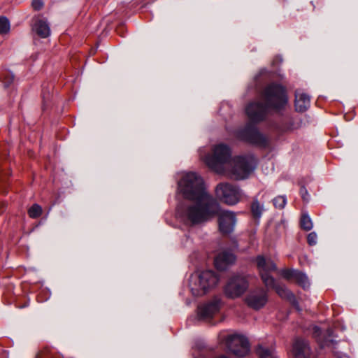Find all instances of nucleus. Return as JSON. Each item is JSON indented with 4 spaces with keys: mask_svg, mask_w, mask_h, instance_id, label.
Masks as SVG:
<instances>
[{
    "mask_svg": "<svg viewBox=\"0 0 358 358\" xmlns=\"http://www.w3.org/2000/svg\"><path fill=\"white\" fill-rule=\"evenodd\" d=\"M191 355L192 358H201V344L199 340H196L194 341L192 347Z\"/></svg>",
    "mask_w": 358,
    "mask_h": 358,
    "instance_id": "nucleus-26",
    "label": "nucleus"
},
{
    "mask_svg": "<svg viewBox=\"0 0 358 358\" xmlns=\"http://www.w3.org/2000/svg\"><path fill=\"white\" fill-rule=\"evenodd\" d=\"M13 79L14 76L12 73L9 72L6 73L3 80L5 87H8L12 83Z\"/></svg>",
    "mask_w": 358,
    "mask_h": 358,
    "instance_id": "nucleus-32",
    "label": "nucleus"
},
{
    "mask_svg": "<svg viewBox=\"0 0 358 358\" xmlns=\"http://www.w3.org/2000/svg\"><path fill=\"white\" fill-rule=\"evenodd\" d=\"M212 157H231V148L224 143H220L214 146Z\"/></svg>",
    "mask_w": 358,
    "mask_h": 358,
    "instance_id": "nucleus-19",
    "label": "nucleus"
},
{
    "mask_svg": "<svg viewBox=\"0 0 358 358\" xmlns=\"http://www.w3.org/2000/svg\"><path fill=\"white\" fill-rule=\"evenodd\" d=\"M294 280L296 282L298 285L301 286L303 289H306L310 286V282L306 275L299 271L295 276Z\"/></svg>",
    "mask_w": 358,
    "mask_h": 358,
    "instance_id": "nucleus-24",
    "label": "nucleus"
},
{
    "mask_svg": "<svg viewBox=\"0 0 358 358\" xmlns=\"http://www.w3.org/2000/svg\"><path fill=\"white\" fill-rule=\"evenodd\" d=\"M273 203L275 208L282 209L286 205L287 199L285 196H278L273 199Z\"/></svg>",
    "mask_w": 358,
    "mask_h": 358,
    "instance_id": "nucleus-29",
    "label": "nucleus"
},
{
    "mask_svg": "<svg viewBox=\"0 0 358 358\" xmlns=\"http://www.w3.org/2000/svg\"><path fill=\"white\" fill-rule=\"evenodd\" d=\"M236 261L235 255L229 250H223L215 258L214 263L217 269L220 271L226 270Z\"/></svg>",
    "mask_w": 358,
    "mask_h": 358,
    "instance_id": "nucleus-13",
    "label": "nucleus"
},
{
    "mask_svg": "<svg viewBox=\"0 0 358 358\" xmlns=\"http://www.w3.org/2000/svg\"><path fill=\"white\" fill-rule=\"evenodd\" d=\"M10 30V22L6 17H0V34H7Z\"/></svg>",
    "mask_w": 358,
    "mask_h": 358,
    "instance_id": "nucleus-27",
    "label": "nucleus"
},
{
    "mask_svg": "<svg viewBox=\"0 0 358 358\" xmlns=\"http://www.w3.org/2000/svg\"><path fill=\"white\" fill-rule=\"evenodd\" d=\"M220 300L217 298L206 303L203 306V322L208 319L211 318L219 310Z\"/></svg>",
    "mask_w": 358,
    "mask_h": 358,
    "instance_id": "nucleus-16",
    "label": "nucleus"
},
{
    "mask_svg": "<svg viewBox=\"0 0 358 358\" xmlns=\"http://www.w3.org/2000/svg\"><path fill=\"white\" fill-rule=\"evenodd\" d=\"M317 236L315 232H311L308 235L307 241L310 245H315L317 243Z\"/></svg>",
    "mask_w": 358,
    "mask_h": 358,
    "instance_id": "nucleus-33",
    "label": "nucleus"
},
{
    "mask_svg": "<svg viewBox=\"0 0 358 358\" xmlns=\"http://www.w3.org/2000/svg\"><path fill=\"white\" fill-rule=\"evenodd\" d=\"M310 106V97L305 93L296 91L295 93V108L298 112H304Z\"/></svg>",
    "mask_w": 358,
    "mask_h": 358,
    "instance_id": "nucleus-17",
    "label": "nucleus"
},
{
    "mask_svg": "<svg viewBox=\"0 0 358 358\" xmlns=\"http://www.w3.org/2000/svg\"><path fill=\"white\" fill-rule=\"evenodd\" d=\"M249 287L246 276L236 274L231 277L224 288L226 296L236 299L242 296Z\"/></svg>",
    "mask_w": 358,
    "mask_h": 358,
    "instance_id": "nucleus-7",
    "label": "nucleus"
},
{
    "mask_svg": "<svg viewBox=\"0 0 358 358\" xmlns=\"http://www.w3.org/2000/svg\"><path fill=\"white\" fill-rule=\"evenodd\" d=\"M220 211L219 203L203 187V222L218 216Z\"/></svg>",
    "mask_w": 358,
    "mask_h": 358,
    "instance_id": "nucleus-11",
    "label": "nucleus"
},
{
    "mask_svg": "<svg viewBox=\"0 0 358 358\" xmlns=\"http://www.w3.org/2000/svg\"><path fill=\"white\" fill-rule=\"evenodd\" d=\"M32 29L39 37L43 38L48 37L51 33L48 22L42 17H38L35 19Z\"/></svg>",
    "mask_w": 358,
    "mask_h": 358,
    "instance_id": "nucleus-15",
    "label": "nucleus"
},
{
    "mask_svg": "<svg viewBox=\"0 0 358 358\" xmlns=\"http://www.w3.org/2000/svg\"><path fill=\"white\" fill-rule=\"evenodd\" d=\"M178 190L187 200L201 199V178L195 172L182 173L178 182Z\"/></svg>",
    "mask_w": 358,
    "mask_h": 358,
    "instance_id": "nucleus-3",
    "label": "nucleus"
},
{
    "mask_svg": "<svg viewBox=\"0 0 358 358\" xmlns=\"http://www.w3.org/2000/svg\"><path fill=\"white\" fill-rule=\"evenodd\" d=\"M267 301V293L262 288L251 290L245 298V302L248 306L255 310H259L263 308Z\"/></svg>",
    "mask_w": 358,
    "mask_h": 358,
    "instance_id": "nucleus-12",
    "label": "nucleus"
},
{
    "mask_svg": "<svg viewBox=\"0 0 358 358\" xmlns=\"http://www.w3.org/2000/svg\"><path fill=\"white\" fill-rule=\"evenodd\" d=\"M235 135L241 141L260 147H266L268 145V138L250 123H248L244 127L238 129Z\"/></svg>",
    "mask_w": 358,
    "mask_h": 358,
    "instance_id": "nucleus-6",
    "label": "nucleus"
},
{
    "mask_svg": "<svg viewBox=\"0 0 358 358\" xmlns=\"http://www.w3.org/2000/svg\"><path fill=\"white\" fill-rule=\"evenodd\" d=\"M219 282V277L212 271H203V291L215 287Z\"/></svg>",
    "mask_w": 358,
    "mask_h": 358,
    "instance_id": "nucleus-18",
    "label": "nucleus"
},
{
    "mask_svg": "<svg viewBox=\"0 0 358 358\" xmlns=\"http://www.w3.org/2000/svg\"><path fill=\"white\" fill-rule=\"evenodd\" d=\"M226 345L231 353L238 357H245L250 352L248 340L241 334L229 335L226 338Z\"/></svg>",
    "mask_w": 358,
    "mask_h": 358,
    "instance_id": "nucleus-8",
    "label": "nucleus"
},
{
    "mask_svg": "<svg viewBox=\"0 0 358 358\" xmlns=\"http://www.w3.org/2000/svg\"><path fill=\"white\" fill-rule=\"evenodd\" d=\"M188 201L189 203L178 210V213L186 224H199L201 222V199Z\"/></svg>",
    "mask_w": 358,
    "mask_h": 358,
    "instance_id": "nucleus-4",
    "label": "nucleus"
},
{
    "mask_svg": "<svg viewBox=\"0 0 358 358\" xmlns=\"http://www.w3.org/2000/svg\"><path fill=\"white\" fill-rule=\"evenodd\" d=\"M263 98L265 104L254 101L250 103L245 108L248 118L253 122L264 120L269 109L280 110L287 103L285 89L275 83H271L265 88Z\"/></svg>",
    "mask_w": 358,
    "mask_h": 358,
    "instance_id": "nucleus-1",
    "label": "nucleus"
},
{
    "mask_svg": "<svg viewBox=\"0 0 358 358\" xmlns=\"http://www.w3.org/2000/svg\"><path fill=\"white\" fill-rule=\"evenodd\" d=\"M268 289H275L277 294L282 298L287 299L290 301L294 299L293 294L288 290L284 285H277L275 282L273 287H266Z\"/></svg>",
    "mask_w": 358,
    "mask_h": 358,
    "instance_id": "nucleus-20",
    "label": "nucleus"
},
{
    "mask_svg": "<svg viewBox=\"0 0 358 358\" xmlns=\"http://www.w3.org/2000/svg\"><path fill=\"white\" fill-rule=\"evenodd\" d=\"M293 358H310V349L307 341L301 338L295 340L292 348Z\"/></svg>",
    "mask_w": 358,
    "mask_h": 358,
    "instance_id": "nucleus-14",
    "label": "nucleus"
},
{
    "mask_svg": "<svg viewBox=\"0 0 358 358\" xmlns=\"http://www.w3.org/2000/svg\"><path fill=\"white\" fill-rule=\"evenodd\" d=\"M195 320L198 322H199L200 320H201V310L200 306H198V307H197V314H196V317Z\"/></svg>",
    "mask_w": 358,
    "mask_h": 358,
    "instance_id": "nucleus-37",
    "label": "nucleus"
},
{
    "mask_svg": "<svg viewBox=\"0 0 358 358\" xmlns=\"http://www.w3.org/2000/svg\"><path fill=\"white\" fill-rule=\"evenodd\" d=\"M42 213L41 207L38 204L33 205L29 210V215L32 218H36L41 215Z\"/></svg>",
    "mask_w": 358,
    "mask_h": 358,
    "instance_id": "nucleus-28",
    "label": "nucleus"
},
{
    "mask_svg": "<svg viewBox=\"0 0 358 358\" xmlns=\"http://www.w3.org/2000/svg\"><path fill=\"white\" fill-rule=\"evenodd\" d=\"M301 196L304 201L308 202L310 199V195L307 189L304 187H301L300 189Z\"/></svg>",
    "mask_w": 358,
    "mask_h": 358,
    "instance_id": "nucleus-35",
    "label": "nucleus"
},
{
    "mask_svg": "<svg viewBox=\"0 0 358 358\" xmlns=\"http://www.w3.org/2000/svg\"><path fill=\"white\" fill-rule=\"evenodd\" d=\"M321 334V329L317 327L314 326L313 327V335L314 337L317 338Z\"/></svg>",
    "mask_w": 358,
    "mask_h": 358,
    "instance_id": "nucleus-36",
    "label": "nucleus"
},
{
    "mask_svg": "<svg viewBox=\"0 0 358 358\" xmlns=\"http://www.w3.org/2000/svg\"><path fill=\"white\" fill-rule=\"evenodd\" d=\"M264 210V206L259 203L257 197H255L251 204V211L253 216L255 218L259 219Z\"/></svg>",
    "mask_w": 358,
    "mask_h": 358,
    "instance_id": "nucleus-23",
    "label": "nucleus"
},
{
    "mask_svg": "<svg viewBox=\"0 0 358 358\" xmlns=\"http://www.w3.org/2000/svg\"><path fill=\"white\" fill-rule=\"evenodd\" d=\"M236 214L230 210H222L218 215V227L221 234L228 235L235 229Z\"/></svg>",
    "mask_w": 358,
    "mask_h": 358,
    "instance_id": "nucleus-10",
    "label": "nucleus"
},
{
    "mask_svg": "<svg viewBox=\"0 0 358 358\" xmlns=\"http://www.w3.org/2000/svg\"><path fill=\"white\" fill-rule=\"evenodd\" d=\"M215 191L220 200L229 206L237 204L243 196V191L238 186L229 182L218 184Z\"/></svg>",
    "mask_w": 358,
    "mask_h": 358,
    "instance_id": "nucleus-5",
    "label": "nucleus"
},
{
    "mask_svg": "<svg viewBox=\"0 0 358 358\" xmlns=\"http://www.w3.org/2000/svg\"><path fill=\"white\" fill-rule=\"evenodd\" d=\"M195 256V254H192L189 257L190 258V260L194 263V264H196V263H199V259L197 257H194Z\"/></svg>",
    "mask_w": 358,
    "mask_h": 358,
    "instance_id": "nucleus-38",
    "label": "nucleus"
},
{
    "mask_svg": "<svg viewBox=\"0 0 358 358\" xmlns=\"http://www.w3.org/2000/svg\"><path fill=\"white\" fill-rule=\"evenodd\" d=\"M31 6L35 10H39L43 8V2L41 0H33Z\"/></svg>",
    "mask_w": 358,
    "mask_h": 358,
    "instance_id": "nucleus-34",
    "label": "nucleus"
},
{
    "mask_svg": "<svg viewBox=\"0 0 358 358\" xmlns=\"http://www.w3.org/2000/svg\"><path fill=\"white\" fill-rule=\"evenodd\" d=\"M257 353L259 358H278L273 349L268 348L262 345H258Z\"/></svg>",
    "mask_w": 358,
    "mask_h": 358,
    "instance_id": "nucleus-22",
    "label": "nucleus"
},
{
    "mask_svg": "<svg viewBox=\"0 0 358 358\" xmlns=\"http://www.w3.org/2000/svg\"><path fill=\"white\" fill-rule=\"evenodd\" d=\"M313 222L308 214H303L301 218V227L306 231H310L313 228Z\"/></svg>",
    "mask_w": 358,
    "mask_h": 358,
    "instance_id": "nucleus-25",
    "label": "nucleus"
},
{
    "mask_svg": "<svg viewBox=\"0 0 358 358\" xmlns=\"http://www.w3.org/2000/svg\"><path fill=\"white\" fill-rule=\"evenodd\" d=\"M297 272L298 271L294 269H284L281 271L280 273L282 276L286 280H294Z\"/></svg>",
    "mask_w": 358,
    "mask_h": 358,
    "instance_id": "nucleus-30",
    "label": "nucleus"
},
{
    "mask_svg": "<svg viewBox=\"0 0 358 358\" xmlns=\"http://www.w3.org/2000/svg\"><path fill=\"white\" fill-rule=\"evenodd\" d=\"M333 332L331 329L328 330V338H326L324 341L320 342V345L322 348H324L326 346L331 347L334 345V341L331 339L330 338L332 336Z\"/></svg>",
    "mask_w": 358,
    "mask_h": 358,
    "instance_id": "nucleus-31",
    "label": "nucleus"
},
{
    "mask_svg": "<svg viewBox=\"0 0 358 358\" xmlns=\"http://www.w3.org/2000/svg\"><path fill=\"white\" fill-rule=\"evenodd\" d=\"M189 282L193 294H196L194 290L198 291L201 286V272L196 271L192 273L190 276Z\"/></svg>",
    "mask_w": 358,
    "mask_h": 358,
    "instance_id": "nucleus-21",
    "label": "nucleus"
},
{
    "mask_svg": "<svg viewBox=\"0 0 358 358\" xmlns=\"http://www.w3.org/2000/svg\"><path fill=\"white\" fill-rule=\"evenodd\" d=\"M206 163L214 171L235 180H244L255 170V158H206Z\"/></svg>",
    "mask_w": 358,
    "mask_h": 358,
    "instance_id": "nucleus-2",
    "label": "nucleus"
},
{
    "mask_svg": "<svg viewBox=\"0 0 358 358\" xmlns=\"http://www.w3.org/2000/svg\"><path fill=\"white\" fill-rule=\"evenodd\" d=\"M255 263L265 286L273 287L275 285V280L270 275V272L277 269L275 264L271 259H266L262 255H259L256 257Z\"/></svg>",
    "mask_w": 358,
    "mask_h": 358,
    "instance_id": "nucleus-9",
    "label": "nucleus"
}]
</instances>
